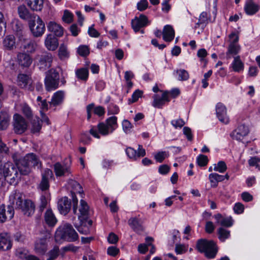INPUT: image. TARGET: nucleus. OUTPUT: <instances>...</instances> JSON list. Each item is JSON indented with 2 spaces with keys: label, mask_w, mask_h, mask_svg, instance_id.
<instances>
[{
  "label": "nucleus",
  "mask_w": 260,
  "mask_h": 260,
  "mask_svg": "<svg viewBox=\"0 0 260 260\" xmlns=\"http://www.w3.org/2000/svg\"><path fill=\"white\" fill-rule=\"evenodd\" d=\"M12 157L17 167L11 162H7L2 168L3 174L5 175L6 181L10 184L17 183L19 180L18 171L22 175H26L30 172L32 167L39 168L41 166L38 157L33 153L27 154L19 159L17 158V154H14Z\"/></svg>",
  "instance_id": "nucleus-1"
},
{
  "label": "nucleus",
  "mask_w": 260,
  "mask_h": 260,
  "mask_svg": "<svg viewBox=\"0 0 260 260\" xmlns=\"http://www.w3.org/2000/svg\"><path fill=\"white\" fill-rule=\"evenodd\" d=\"M10 206L14 208V209L21 210L24 214L29 216L34 213L35 206L34 204L29 200H25L23 194L19 190L13 191L10 197Z\"/></svg>",
  "instance_id": "nucleus-2"
},
{
  "label": "nucleus",
  "mask_w": 260,
  "mask_h": 260,
  "mask_svg": "<svg viewBox=\"0 0 260 260\" xmlns=\"http://www.w3.org/2000/svg\"><path fill=\"white\" fill-rule=\"evenodd\" d=\"M196 248L199 252H204L205 256L209 258H214L217 251L215 244L213 241L204 239L197 241Z\"/></svg>",
  "instance_id": "nucleus-3"
},
{
  "label": "nucleus",
  "mask_w": 260,
  "mask_h": 260,
  "mask_svg": "<svg viewBox=\"0 0 260 260\" xmlns=\"http://www.w3.org/2000/svg\"><path fill=\"white\" fill-rule=\"evenodd\" d=\"M28 24L31 32L34 37H41L44 33L45 30V24L39 16L37 15L36 18L30 20Z\"/></svg>",
  "instance_id": "nucleus-4"
},
{
  "label": "nucleus",
  "mask_w": 260,
  "mask_h": 260,
  "mask_svg": "<svg viewBox=\"0 0 260 260\" xmlns=\"http://www.w3.org/2000/svg\"><path fill=\"white\" fill-rule=\"evenodd\" d=\"M59 232L61 238L67 241H75L78 239V234L70 224H64Z\"/></svg>",
  "instance_id": "nucleus-5"
},
{
  "label": "nucleus",
  "mask_w": 260,
  "mask_h": 260,
  "mask_svg": "<svg viewBox=\"0 0 260 260\" xmlns=\"http://www.w3.org/2000/svg\"><path fill=\"white\" fill-rule=\"evenodd\" d=\"M68 185L69 187L72 189L71 193L73 200V210L74 213L76 214L77 210L78 199L75 194L77 193L82 194L83 192V190L81 185L75 180H70L68 182Z\"/></svg>",
  "instance_id": "nucleus-6"
},
{
  "label": "nucleus",
  "mask_w": 260,
  "mask_h": 260,
  "mask_svg": "<svg viewBox=\"0 0 260 260\" xmlns=\"http://www.w3.org/2000/svg\"><path fill=\"white\" fill-rule=\"evenodd\" d=\"M36 59L38 61V66L39 67V69L45 71L51 67L53 56L51 53L45 52L41 55H38L36 56Z\"/></svg>",
  "instance_id": "nucleus-7"
},
{
  "label": "nucleus",
  "mask_w": 260,
  "mask_h": 260,
  "mask_svg": "<svg viewBox=\"0 0 260 260\" xmlns=\"http://www.w3.org/2000/svg\"><path fill=\"white\" fill-rule=\"evenodd\" d=\"M14 131L17 134H22L27 128V123L20 115L15 114L13 116Z\"/></svg>",
  "instance_id": "nucleus-8"
},
{
  "label": "nucleus",
  "mask_w": 260,
  "mask_h": 260,
  "mask_svg": "<svg viewBox=\"0 0 260 260\" xmlns=\"http://www.w3.org/2000/svg\"><path fill=\"white\" fill-rule=\"evenodd\" d=\"M17 82L18 85L22 88L29 91H32L34 88L31 79L26 74H19L17 77Z\"/></svg>",
  "instance_id": "nucleus-9"
},
{
  "label": "nucleus",
  "mask_w": 260,
  "mask_h": 260,
  "mask_svg": "<svg viewBox=\"0 0 260 260\" xmlns=\"http://www.w3.org/2000/svg\"><path fill=\"white\" fill-rule=\"evenodd\" d=\"M249 133L248 127L244 124L238 126L231 134V137L237 141H242Z\"/></svg>",
  "instance_id": "nucleus-10"
},
{
  "label": "nucleus",
  "mask_w": 260,
  "mask_h": 260,
  "mask_svg": "<svg viewBox=\"0 0 260 260\" xmlns=\"http://www.w3.org/2000/svg\"><path fill=\"white\" fill-rule=\"evenodd\" d=\"M153 99L152 106L155 108H161L166 102H169L170 101L169 92L167 91H164L161 97L158 94H154L153 96Z\"/></svg>",
  "instance_id": "nucleus-11"
},
{
  "label": "nucleus",
  "mask_w": 260,
  "mask_h": 260,
  "mask_svg": "<svg viewBox=\"0 0 260 260\" xmlns=\"http://www.w3.org/2000/svg\"><path fill=\"white\" fill-rule=\"evenodd\" d=\"M57 207L60 214L66 215L71 210V202L67 197H63L58 200Z\"/></svg>",
  "instance_id": "nucleus-12"
},
{
  "label": "nucleus",
  "mask_w": 260,
  "mask_h": 260,
  "mask_svg": "<svg viewBox=\"0 0 260 260\" xmlns=\"http://www.w3.org/2000/svg\"><path fill=\"white\" fill-rule=\"evenodd\" d=\"M12 246L10 235L7 233L0 234V250H9Z\"/></svg>",
  "instance_id": "nucleus-13"
},
{
  "label": "nucleus",
  "mask_w": 260,
  "mask_h": 260,
  "mask_svg": "<svg viewBox=\"0 0 260 260\" xmlns=\"http://www.w3.org/2000/svg\"><path fill=\"white\" fill-rule=\"evenodd\" d=\"M17 11L19 17L23 20H28L29 22L37 16V15L31 13L24 5L19 6Z\"/></svg>",
  "instance_id": "nucleus-14"
},
{
  "label": "nucleus",
  "mask_w": 260,
  "mask_h": 260,
  "mask_svg": "<svg viewBox=\"0 0 260 260\" xmlns=\"http://www.w3.org/2000/svg\"><path fill=\"white\" fill-rule=\"evenodd\" d=\"M14 214V208L12 207L8 206L6 211L4 205L0 206V222L3 223L8 219H11Z\"/></svg>",
  "instance_id": "nucleus-15"
},
{
  "label": "nucleus",
  "mask_w": 260,
  "mask_h": 260,
  "mask_svg": "<svg viewBox=\"0 0 260 260\" xmlns=\"http://www.w3.org/2000/svg\"><path fill=\"white\" fill-rule=\"evenodd\" d=\"M53 176L52 171L49 169L44 170L42 175V180L40 183V188L42 190H46L49 187V179Z\"/></svg>",
  "instance_id": "nucleus-16"
},
{
  "label": "nucleus",
  "mask_w": 260,
  "mask_h": 260,
  "mask_svg": "<svg viewBox=\"0 0 260 260\" xmlns=\"http://www.w3.org/2000/svg\"><path fill=\"white\" fill-rule=\"evenodd\" d=\"M216 115L218 119L222 123L227 124L229 119L226 115V109L221 103H218L216 107Z\"/></svg>",
  "instance_id": "nucleus-17"
},
{
  "label": "nucleus",
  "mask_w": 260,
  "mask_h": 260,
  "mask_svg": "<svg viewBox=\"0 0 260 260\" xmlns=\"http://www.w3.org/2000/svg\"><path fill=\"white\" fill-rule=\"evenodd\" d=\"M3 48L5 50L12 51L16 48V39L14 36L9 35L6 36L3 41Z\"/></svg>",
  "instance_id": "nucleus-18"
},
{
  "label": "nucleus",
  "mask_w": 260,
  "mask_h": 260,
  "mask_svg": "<svg viewBox=\"0 0 260 260\" xmlns=\"http://www.w3.org/2000/svg\"><path fill=\"white\" fill-rule=\"evenodd\" d=\"M54 170L57 177L62 176L71 173L70 165L67 164L62 165L60 162H56L54 165Z\"/></svg>",
  "instance_id": "nucleus-19"
},
{
  "label": "nucleus",
  "mask_w": 260,
  "mask_h": 260,
  "mask_svg": "<svg viewBox=\"0 0 260 260\" xmlns=\"http://www.w3.org/2000/svg\"><path fill=\"white\" fill-rule=\"evenodd\" d=\"M45 45L48 50L54 51L58 46V39L52 34H49L45 39Z\"/></svg>",
  "instance_id": "nucleus-20"
},
{
  "label": "nucleus",
  "mask_w": 260,
  "mask_h": 260,
  "mask_svg": "<svg viewBox=\"0 0 260 260\" xmlns=\"http://www.w3.org/2000/svg\"><path fill=\"white\" fill-rule=\"evenodd\" d=\"M259 8V5L255 4L253 0H246L244 11L246 14L254 15L258 11Z\"/></svg>",
  "instance_id": "nucleus-21"
},
{
  "label": "nucleus",
  "mask_w": 260,
  "mask_h": 260,
  "mask_svg": "<svg viewBox=\"0 0 260 260\" xmlns=\"http://www.w3.org/2000/svg\"><path fill=\"white\" fill-rule=\"evenodd\" d=\"M47 248L48 244L46 238H41L36 242L35 249L37 253L43 255L47 251Z\"/></svg>",
  "instance_id": "nucleus-22"
},
{
  "label": "nucleus",
  "mask_w": 260,
  "mask_h": 260,
  "mask_svg": "<svg viewBox=\"0 0 260 260\" xmlns=\"http://www.w3.org/2000/svg\"><path fill=\"white\" fill-rule=\"evenodd\" d=\"M93 110L94 113L99 116L103 115L105 113V109L102 106H99L94 108V104H90L86 107L88 120L90 119L91 117V111Z\"/></svg>",
  "instance_id": "nucleus-23"
},
{
  "label": "nucleus",
  "mask_w": 260,
  "mask_h": 260,
  "mask_svg": "<svg viewBox=\"0 0 260 260\" xmlns=\"http://www.w3.org/2000/svg\"><path fill=\"white\" fill-rule=\"evenodd\" d=\"M26 2L32 11L41 12L43 9L44 0H26Z\"/></svg>",
  "instance_id": "nucleus-24"
},
{
  "label": "nucleus",
  "mask_w": 260,
  "mask_h": 260,
  "mask_svg": "<svg viewBox=\"0 0 260 260\" xmlns=\"http://www.w3.org/2000/svg\"><path fill=\"white\" fill-rule=\"evenodd\" d=\"M128 225L137 233L140 234L143 231L144 228L141 221L136 217H132L128 221Z\"/></svg>",
  "instance_id": "nucleus-25"
},
{
  "label": "nucleus",
  "mask_w": 260,
  "mask_h": 260,
  "mask_svg": "<svg viewBox=\"0 0 260 260\" xmlns=\"http://www.w3.org/2000/svg\"><path fill=\"white\" fill-rule=\"evenodd\" d=\"M47 27L49 31L53 32L56 37H60L63 34V27L55 22H49L48 24Z\"/></svg>",
  "instance_id": "nucleus-26"
},
{
  "label": "nucleus",
  "mask_w": 260,
  "mask_h": 260,
  "mask_svg": "<svg viewBox=\"0 0 260 260\" xmlns=\"http://www.w3.org/2000/svg\"><path fill=\"white\" fill-rule=\"evenodd\" d=\"M17 60L19 64L23 67H28L32 63L30 56L25 53H18Z\"/></svg>",
  "instance_id": "nucleus-27"
},
{
  "label": "nucleus",
  "mask_w": 260,
  "mask_h": 260,
  "mask_svg": "<svg viewBox=\"0 0 260 260\" xmlns=\"http://www.w3.org/2000/svg\"><path fill=\"white\" fill-rule=\"evenodd\" d=\"M89 207L87 203L83 200L80 201V207L79 211L80 215L78 216L77 220H87L88 218Z\"/></svg>",
  "instance_id": "nucleus-28"
},
{
  "label": "nucleus",
  "mask_w": 260,
  "mask_h": 260,
  "mask_svg": "<svg viewBox=\"0 0 260 260\" xmlns=\"http://www.w3.org/2000/svg\"><path fill=\"white\" fill-rule=\"evenodd\" d=\"M86 221L82 220H73V224L78 232L82 234L87 235L89 233V229L86 227Z\"/></svg>",
  "instance_id": "nucleus-29"
},
{
  "label": "nucleus",
  "mask_w": 260,
  "mask_h": 260,
  "mask_svg": "<svg viewBox=\"0 0 260 260\" xmlns=\"http://www.w3.org/2000/svg\"><path fill=\"white\" fill-rule=\"evenodd\" d=\"M163 39L166 42L172 41L175 36V31L169 25L165 26L162 31Z\"/></svg>",
  "instance_id": "nucleus-30"
},
{
  "label": "nucleus",
  "mask_w": 260,
  "mask_h": 260,
  "mask_svg": "<svg viewBox=\"0 0 260 260\" xmlns=\"http://www.w3.org/2000/svg\"><path fill=\"white\" fill-rule=\"evenodd\" d=\"M10 116L7 112H0V130L6 129L9 125Z\"/></svg>",
  "instance_id": "nucleus-31"
},
{
  "label": "nucleus",
  "mask_w": 260,
  "mask_h": 260,
  "mask_svg": "<svg viewBox=\"0 0 260 260\" xmlns=\"http://www.w3.org/2000/svg\"><path fill=\"white\" fill-rule=\"evenodd\" d=\"M240 49L241 47L239 44H229L226 53V59H229L238 54Z\"/></svg>",
  "instance_id": "nucleus-32"
},
{
  "label": "nucleus",
  "mask_w": 260,
  "mask_h": 260,
  "mask_svg": "<svg viewBox=\"0 0 260 260\" xmlns=\"http://www.w3.org/2000/svg\"><path fill=\"white\" fill-rule=\"evenodd\" d=\"M36 47V43L34 41L29 39L23 45H21L20 48L24 51H26L28 53H32L35 52Z\"/></svg>",
  "instance_id": "nucleus-33"
},
{
  "label": "nucleus",
  "mask_w": 260,
  "mask_h": 260,
  "mask_svg": "<svg viewBox=\"0 0 260 260\" xmlns=\"http://www.w3.org/2000/svg\"><path fill=\"white\" fill-rule=\"evenodd\" d=\"M45 220L46 223L50 226H54L57 222V219L51 210L48 209L45 214Z\"/></svg>",
  "instance_id": "nucleus-34"
},
{
  "label": "nucleus",
  "mask_w": 260,
  "mask_h": 260,
  "mask_svg": "<svg viewBox=\"0 0 260 260\" xmlns=\"http://www.w3.org/2000/svg\"><path fill=\"white\" fill-rule=\"evenodd\" d=\"M44 82L45 88L48 91L55 90L58 87L59 81L56 80L45 77Z\"/></svg>",
  "instance_id": "nucleus-35"
},
{
  "label": "nucleus",
  "mask_w": 260,
  "mask_h": 260,
  "mask_svg": "<svg viewBox=\"0 0 260 260\" xmlns=\"http://www.w3.org/2000/svg\"><path fill=\"white\" fill-rule=\"evenodd\" d=\"M58 56L61 60H65L70 57V52L68 50L67 46L64 44L60 45L58 51Z\"/></svg>",
  "instance_id": "nucleus-36"
},
{
  "label": "nucleus",
  "mask_w": 260,
  "mask_h": 260,
  "mask_svg": "<svg viewBox=\"0 0 260 260\" xmlns=\"http://www.w3.org/2000/svg\"><path fill=\"white\" fill-rule=\"evenodd\" d=\"M64 92L62 91H58L53 94L50 104L53 106L60 104L64 99Z\"/></svg>",
  "instance_id": "nucleus-37"
},
{
  "label": "nucleus",
  "mask_w": 260,
  "mask_h": 260,
  "mask_svg": "<svg viewBox=\"0 0 260 260\" xmlns=\"http://www.w3.org/2000/svg\"><path fill=\"white\" fill-rule=\"evenodd\" d=\"M76 77L80 80L86 81L88 78V70L87 68H83L78 69L75 72Z\"/></svg>",
  "instance_id": "nucleus-38"
},
{
  "label": "nucleus",
  "mask_w": 260,
  "mask_h": 260,
  "mask_svg": "<svg viewBox=\"0 0 260 260\" xmlns=\"http://www.w3.org/2000/svg\"><path fill=\"white\" fill-rule=\"evenodd\" d=\"M31 132L33 134L39 133L42 128L41 121L38 117H35L31 122Z\"/></svg>",
  "instance_id": "nucleus-39"
},
{
  "label": "nucleus",
  "mask_w": 260,
  "mask_h": 260,
  "mask_svg": "<svg viewBox=\"0 0 260 260\" xmlns=\"http://www.w3.org/2000/svg\"><path fill=\"white\" fill-rule=\"evenodd\" d=\"M209 178L211 184V186L212 187H216L218 182L223 181V175H219L217 173L210 174Z\"/></svg>",
  "instance_id": "nucleus-40"
},
{
  "label": "nucleus",
  "mask_w": 260,
  "mask_h": 260,
  "mask_svg": "<svg viewBox=\"0 0 260 260\" xmlns=\"http://www.w3.org/2000/svg\"><path fill=\"white\" fill-rule=\"evenodd\" d=\"M233 68L235 72H240L243 70L244 64L240 59V56L238 55L234 57L232 63Z\"/></svg>",
  "instance_id": "nucleus-41"
},
{
  "label": "nucleus",
  "mask_w": 260,
  "mask_h": 260,
  "mask_svg": "<svg viewBox=\"0 0 260 260\" xmlns=\"http://www.w3.org/2000/svg\"><path fill=\"white\" fill-rule=\"evenodd\" d=\"M125 152L128 158L133 160H137L141 157L137 150L131 147L126 148Z\"/></svg>",
  "instance_id": "nucleus-42"
},
{
  "label": "nucleus",
  "mask_w": 260,
  "mask_h": 260,
  "mask_svg": "<svg viewBox=\"0 0 260 260\" xmlns=\"http://www.w3.org/2000/svg\"><path fill=\"white\" fill-rule=\"evenodd\" d=\"M217 233L218 238L221 242H224L230 236V231L223 228H220L218 229Z\"/></svg>",
  "instance_id": "nucleus-43"
},
{
  "label": "nucleus",
  "mask_w": 260,
  "mask_h": 260,
  "mask_svg": "<svg viewBox=\"0 0 260 260\" xmlns=\"http://www.w3.org/2000/svg\"><path fill=\"white\" fill-rule=\"evenodd\" d=\"M117 117L113 116H111L106 120V123L110 129L111 132H113L117 127Z\"/></svg>",
  "instance_id": "nucleus-44"
},
{
  "label": "nucleus",
  "mask_w": 260,
  "mask_h": 260,
  "mask_svg": "<svg viewBox=\"0 0 260 260\" xmlns=\"http://www.w3.org/2000/svg\"><path fill=\"white\" fill-rule=\"evenodd\" d=\"M97 128L99 133L103 136H106L112 133V132L110 131L107 124L104 122L99 123L97 126Z\"/></svg>",
  "instance_id": "nucleus-45"
},
{
  "label": "nucleus",
  "mask_w": 260,
  "mask_h": 260,
  "mask_svg": "<svg viewBox=\"0 0 260 260\" xmlns=\"http://www.w3.org/2000/svg\"><path fill=\"white\" fill-rule=\"evenodd\" d=\"M153 156L156 162L161 163L168 157L169 154L166 151H159L154 153Z\"/></svg>",
  "instance_id": "nucleus-46"
},
{
  "label": "nucleus",
  "mask_w": 260,
  "mask_h": 260,
  "mask_svg": "<svg viewBox=\"0 0 260 260\" xmlns=\"http://www.w3.org/2000/svg\"><path fill=\"white\" fill-rule=\"evenodd\" d=\"M46 77L59 81V73L54 69H51L46 72Z\"/></svg>",
  "instance_id": "nucleus-47"
},
{
  "label": "nucleus",
  "mask_w": 260,
  "mask_h": 260,
  "mask_svg": "<svg viewBox=\"0 0 260 260\" xmlns=\"http://www.w3.org/2000/svg\"><path fill=\"white\" fill-rule=\"evenodd\" d=\"M208 18V14L206 12H202L199 17V21L196 24L195 28L199 27L200 25H204L207 23Z\"/></svg>",
  "instance_id": "nucleus-48"
},
{
  "label": "nucleus",
  "mask_w": 260,
  "mask_h": 260,
  "mask_svg": "<svg viewBox=\"0 0 260 260\" xmlns=\"http://www.w3.org/2000/svg\"><path fill=\"white\" fill-rule=\"evenodd\" d=\"M226 169V165L223 161H219L217 164H215L213 169L215 171H217L221 173L224 172Z\"/></svg>",
  "instance_id": "nucleus-49"
},
{
  "label": "nucleus",
  "mask_w": 260,
  "mask_h": 260,
  "mask_svg": "<svg viewBox=\"0 0 260 260\" xmlns=\"http://www.w3.org/2000/svg\"><path fill=\"white\" fill-rule=\"evenodd\" d=\"M179 76L178 79L181 81L187 80L189 78L188 72L184 69L178 70L176 71Z\"/></svg>",
  "instance_id": "nucleus-50"
},
{
  "label": "nucleus",
  "mask_w": 260,
  "mask_h": 260,
  "mask_svg": "<svg viewBox=\"0 0 260 260\" xmlns=\"http://www.w3.org/2000/svg\"><path fill=\"white\" fill-rule=\"evenodd\" d=\"M78 53L81 56H86L89 54V49L86 45H81L78 48Z\"/></svg>",
  "instance_id": "nucleus-51"
},
{
  "label": "nucleus",
  "mask_w": 260,
  "mask_h": 260,
  "mask_svg": "<svg viewBox=\"0 0 260 260\" xmlns=\"http://www.w3.org/2000/svg\"><path fill=\"white\" fill-rule=\"evenodd\" d=\"M198 164L200 167H204L207 165L208 162V157L206 155L200 154L197 159Z\"/></svg>",
  "instance_id": "nucleus-52"
},
{
  "label": "nucleus",
  "mask_w": 260,
  "mask_h": 260,
  "mask_svg": "<svg viewBox=\"0 0 260 260\" xmlns=\"http://www.w3.org/2000/svg\"><path fill=\"white\" fill-rule=\"evenodd\" d=\"M21 110L24 115L28 118H30L32 115L31 108L26 104H23L21 106Z\"/></svg>",
  "instance_id": "nucleus-53"
},
{
  "label": "nucleus",
  "mask_w": 260,
  "mask_h": 260,
  "mask_svg": "<svg viewBox=\"0 0 260 260\" xmlns=\"http://www.w3.org/2000/svg\"><path fill=\"white\" fill-rule=\"evenodd\" d=\"M59 250L58 246H56L49 252V257L47 259L54 260L59 255Z\"/></svg>",
  "instance_id": "nucleus-54"
},
{
  "label": "nucleus",
  "mask_w": 260,
  "mask_h": 260,
  "mask_svg": "<svg viewBox=\"0 0 260 260\" xmlns=\"http://www.w3.org/2000/svg\"><path fill=\"white\" fill-rule=\"evenodd\" d=\"M14 30L15 31L16 36L18 34L24 32V26L20 22H16L13 26Z\"/></svg>",
  "instance_id": "nucleus-55"
},
{
  "label": "nucleus",
  "mask_w": 260,
  "mask_h": 260,
  "mask_svg": "<svg viewBox=\"0 0 260 260\" xmlns=\"http://www.w3.org/2000/svg\"><path fill=\"white\" fill-rule=\"evenodd\" d=\"M142 94V92L138 89L136 90L133 94L132 96V98L128 100V104H131L132 103H135L138 101V99L141 96Z\"/></svg>",
  "instance_id": "nucleus-56"
},
{
  "label": "nucleus",
  "mask_w": 260,
  "mask_h": 260,
  "mask_svg": "<svg viewBox=\"0 0 260 260\" xmlns=\"http://www.w3.org/2000/svg\"><path fill=\"white\" fill-rule=\"evenodd\" d=\"M73 18V14L68 10L64 11V14L62 16V20L64 22L70 23L72 22Z\"/></svg>",
  "instance_id": "nucleus-57"
},
{
  "label": "nucleus",
  "mask_w": 260,
  "mask_h": 260,
  "mask_svg": "<svg viewBox=\"0 0 260 260\" xmlns=\"http://www.w3.org/2000/svg\"><path fill=\"white\" fill-rule=\"evenodd\" d=\"M16 37L18 39V42L20 45V46L21 45H23L25 42H26L29 39L27 37L25 32H23L22 34H18L16 35Z\"/></svg>",
  "instance_id": "nucleus-58"
},
{
  "label": "nucleus",
  "mask_w": 260,
  "mask_h": 260,
  "mask_svg": "<svg viewBox=\"0 0 260 260\" xmlns=\"http://www.w3.org/2000/svg\"><path fill=\"white\" fill-rule=\"evenodd\" d=\"M15 254L18 257L25 260H26L27 256H28L27 251L23 249H17Z\"/></svg>",
  "instance_id": "nucleus-59"
},
{
  "label": "nucleus",
  "mask_w": 260,
  "mask_h": 260,
  "mask_svg": "<svg viewBox=\"0 0 260 260\" xmlns=\"http://www.w3.org/2000/svg\"><path fill=\"white\" fill-rule=\"evenodd\" d=\"M148 6V2L147 0H141L137 3V7L140 11L145 10Z\"/></svg>",
  "instance_id": "nucleus-60"
},
{
  "label": "nucleus",
  "mask_w": 260,
  "mask_h": 260,
  "mask_svg": "<svg viewBox=\"0 0 260 260\" xmlns=\"http://www.w3.org/2000/svg\"><path fill=\"white\" fill-rule=\"evenodd\" d=\"M229 44H238L239 36L235 32H232L229 36Z\"/></svg>",
  "instance_id": "nucleus-61"
},
{
  "label": "nucleus",
  "mask_w": 260,
  "mask_h": 260,
  "mask_svg": "<svg viewBox=\"0 0 260 260\" xmlns=\"http://www.w3.org/2000/svg\"><path fill=\"white\" fill-rule=\"evenodd\" d=\"M119 111L118 107L114 104H111L109 106L108 109V114H117Z\"/></svg>",
  "instance_id": "nucleus-62"
},
{
  "label": "nucleus",
  "mask_w": 260,
  "mask_h": 260,
  "mask_svg": "<svg viewBox=\"0 0 260 260\" xmlns=\"http://www.w3.org/2000/svg\"><path fill=\"white\" fill-rule=\"evenodd\" d=\"M132 26L135 32L139 31L141 28L143 27V26L140 23V21H139L137 19L132 20Z\"/></svg>",
  "instance_id": "nucleus-63"
},
{
  "label": "nucleus",
  "mask_w": 260,
  "mask_h": 260,
  "mask_svg": "<svg viewBox=\"0 0 260 260\" xmlns=\"http://www.w3.org/2000/svg\"><path fill=\"white\" fill-rule=\"evenodd\" d=\"M122 128L124 132L126 133H129L132 128L131 123L127 120H124L122 122Z\"/></svg>",
  "instance_id": "nucleus-64"
}]
</instances>
